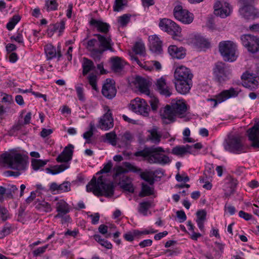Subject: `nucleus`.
<instances>
[{"mask_svg": "<svg viewBox=\"0 0 259 259\" xmlns=\"http://www.w3.org/2000/svg\"><path fill=\"white\" fill-rule=\"evenodd\" d=\"M240 91L237 88H231L229 90L223 91L216 96L215 99H211L210 100L214 102L213 107H215L218 103H221L229 98L237 97Z\"/></svg>", "mask_w": 259, "mask_h": 259, "instance_id": "13", "label": "nucleus"}, {"mask_svg": "<svg viewBox=\"0 0 259 259\" xmlns=\"http://www.w3.org/2000/svg\"><path fill=\"white\" fill-rule=\"evenodd\" d=\"M131 15L130 14H123L118 18V22L120 24V26L124 27L125 26L130 22Z\"/></svg>", "mask_w": 259, "mask_h": 259, "instance_id": "50", "label": "nucleus"}, {"mask_svg": "<svg viewBox=\"0 0 259 259\" xmlns=\"http://www.w3.org/2000/svg\"><path fill=\"white\" fill-rule=\"evenodd\" d=\"M88 79L92 89L96 91H98V88L97 85V75L94 73H91L88 76Z\"/></svg>", "mask_w": 259, "mask_h": 259, "instance_id": "49", "label": "nucleus"}, {"mask_svg": "<svg viewBox=\"0 0 259 259\" xmlns=\"http://www.w3.org/2000/svg\"><path fill=\"white\" fill-rule=\"evenodd\" d=\"M159 26L162 30L171 35L174 39L181 40V28L174 21L164 18L160 20Z\"/></svg>", "mask_w": 259, "mask_h": 259, "instance_id": "6", "label": "nucleus"}, {"mask_svg": "<svg viewBox=\"0 0 259 259\" xmlns=\"http://www.w3.org/2000/svg\"><path fill=\"white\" fill-rule=\"evenodd\" d=\"M114 171H115V174H114L115 177H117L123 174L126 173V172H125L126 170H125V168L123 166H116V167L114 168Z\"/></svg>", "mask_w": 259, "mask_h": 259, "instance_id": "63", "label": "nucleus"}, {"mask_svg": "<svg viewBox=\"0 0 259 259\" xmlns=\"http://www.w3.org/2000/svg\"><path fill=\"white\" fill-rule=\"evenodd\" d=\"M39 208L42 209V210L46 212H49L52 210L51 204L45 201H42L39 203Z\"/></svg>", "mask_w": 259, "mask_h": 259, "instance_id": "56", "label": "nucleus"}, {"mask_svg": "<svg viewBox=\"0 0 259 259\" xmlns=\"http://www.w3.org/2000/svg\"><path fill=\"white\" fill-rule=\"evenodd\" d=\"M192 146L186 145V146H177L172 149L171 153L177 156H183L188 152H190L189 150Z\"/></svg>", "mask_w": 259, "mask_h": 259, "instance_id": "35", "label": "nucleus"}, {"mask_svg": "<svg viewBox=\"0 0 259 259\" xmlns=\"http://www.w3.org/2000/svg\"><path fill=\"white\" fill-rule=\"evenodd\" d=\"M86 190L97 196L111 197L114 194V185L112 182L107 181L103 176L99 177L97 180L93 177L87 185Z\"/></svg>", "mask_w": 259, "mask_h": 259, "instance_id": "2", "label": "nucleus"}, {"mask_svg": "<svg viewBox=\"0 0 259 259\" xmlns=\"http://www.w3.org/2000/svg\"><path fill=\"white\" fill-rule=\"evenodd\" d=\"M45 7L47 11L57 10L58 4L56 0H45Z\"/></svg>", "mask_w": 259, "mask_h": 259, "instance_id": "48", "label": "nucleus"}, {"mask_svg": "<svg viewBox=\"0 0 259 259\" xmlns=\"http://www.w3.org/2000/svg\"><path fill=\"white\" fill-rule=\"evenodd\" d=\"M47 160L32 159L31 166L34 170H37L40 167L44 166L47 164Z\"/></svg>", "mask_w": 259, "mask_h": 259, "instance_id": "47", "label": "nucleus"}, {"mask_svg": "<svg viewBox=\"0 0 259 259\" xmlns=\"http://www.w3.org/2000/svg\"><path fill=\"white\" fill-rule=\"evenodd\" d=\"M152 206V201H143L139 203L138 211L140 213L143 214L144 216L147 215L148 210Z\"/></svg>", "mask_w": 259, "mask_h": 259, "instance_id": "38", "label": "nucleus"}, {"mask_svg": "<svg viewBox=\"0 0 259 259\" xmlns=\"http://www.w3.org/2000/svg\"><path fill=\"white\" fill-rule=\"evenodd\" d=\"M28 166V156L16 152H5L0 156V167L18 171L25 170Z\"/></svg>", "mask_w": 259, "mask_h": 259, "instance_id": "1", "label": "nucleus"}, {"mask_svg": "<svg viewBox=\"0 0 259 259\" xmlns=\"http://www.w3.org/2000/svg\"><path fill=\"white\" fill-rule=\"evenodd\" d=\"M133 139V137L132 134L129 132H125L118 139L119 146L120 147H127Z\"/></svg>", "mask_w": 259, "mask_h": 259, "instance_id": "34", "label": "nucleus"}, {"mask_svg": "<svg viewBox=\"0 0 259 259\" xmlns=\"http://www.w3.org/2000/svg\"><path fill=\"white\" fill-rule=\"evenodd\" d=\"M113 119L112 116V113L110 109H108L99 119L97 127L102 130L107 131L113 127Z\"/></svg>", "mask_w": 259, "mask_h": 259, "instance_id": "18", "label": "nucleus"}, {"mask_svg": "<svg viewBox=\"0 0 259 259\" xmlns=\"http://www.w3.org/2000/svg\"><path fill=\"white\" fill-rule=\"evenodd\" d=\"M171 106L177 117L183 118L185 117L187 110V105L183 100L173 99L171 102Z\"/></svg>", "mask_w": 259, "mask_h": 259, "instance_id": "17", "label": "nucleus"}, {"mask_svg": "<svg viewBox=\"0 0 259 259\" xmlns=\"http://www.w3.org/2000/svg\"><path fill=\"white\" fill-rule=\"evenodd\" d=\"M113 166V163L111 160L108 161L106 163L103 164V167L97 173L98 174H103L109 172Z\"/></svg>", "mask_w": 259, "mask_h": 259, "instance_id": "52", "label": "nucleus"}, {"mask_svg": "<svg viewBox=\"0 0 259 259\" xmlns=\"http://www.w3.org/2000/svg\"><path fill=\"white\" fill-rule=\"evenodd\" d=\"M121 187L123 189L129 192L133 193L134 192L133 185L131 182L125 183L124 181H122L121 182Z\"/></svg>", "mask_w": 259, "mask_h": 259, "instance_id": "59", "label": "nucleus"}, {"mask_svg": "<svg viewBox=\"0 0 259 259\" xmlns=\"http://www.w3.org/2000/svg\"><path fill=\"white\" fill-rule=\"evenodd\" d=\"M177 216L180 223L185 221L187 219L186 215L183 210H179L177 212Z\"/></svg>", "mask_w": 259, "mask_h": 259, "instance_id": "64", "label": "nucleus"}, {"mask_svg": "<svg viewBox=\"0 0 259 259\" xmlns=\"http://www.w3.org/2000/svg\"><path fill=\"white\" fill-rule=\"evenodd\" d=\"M10 38L12 40H15L19 44H24V38L22 31H18L16 35L12 36Z\"/></svg>", "mask_w": 259, "mask_h": 259, "instance_id": "55", "label": "nucleus"}, {"mask_svg": "<svg viewBox=\"0 0 259 259\" xmlns=\"http://www.w3.org/2000/svg\"><path fill=\"white\" fill-rule=\"evenodd\" d=\"M45 51L48 60H51L56 57L59 60L62 57L60 48L58 47L57 51L56 48L51 44H48L45 46Z\"/></svg>", "mask_w": 259, "mask_h": 259, "instance_id": "29", "label": "nucleus"}, {"mask_svg": "<svg viewBox=\"0 0 259 259\" xmlns=\"http://www.w3.org/2000/svg\"><path fill=\"white\" fill-rule=\"evenodd\" d=\"M175 84L177 91L181 94L185 95L189 92L192 85V80H175Z\"/></svg>", "mask_w": 259, "mask_h": 259, "instance_id": "26", "label": "nucleus"}, {"mask_svg": "<svg viewBox=\"0 0 259 259\" xmlns=\"http://www.w3.org/2000/svg\"><path fill=\"white\" fill-rule=\"evenodd\" d=\"M197 219L196 221L204 222L206 220V212L204 210L197 211L196 213Z\"/></svg>", "mask_w": 259, "mask_h": 259, "instance_id": "61", "label": "nucleus"}, {"mask_svg": "<svg viewBox=\"0 0 259 259\" xmlns=\"http://www.w3.org/2000/svg\"><path fill=\"white\" fill-rule=\"evenodd\" d=\"M107 141L113 146L116 145V135L113 132H110L105 134Z\"/></svg>", "mask_w": 259, "mask_h": 259, "instance_id": "53", "label": "nucleus"}, {"mask_svg": "<svg viewBox=\"0 0 259 259\" xmlns=\"http://www.w3.org/2000/svg\"><path fill=\"white\" fill-rule=\"evenodd\" d=\"M149 102L150 104L151 109L153 111H156L159 106V100L158 99L154 97H151Z\"/></svg>", "mask_w": 259, "mask_h": 259, "instance_id": "57", "label": "nucleus"}, {"mask_svg": "<svg viewBox=\"0 0 259 259\" xmlns=\"http://www.w3.org/2000/svg\"><path fill=\"white\" fill-rule=\"evenodd\" d=\"M174 112L175 111L171 105H167L164 108L163 111H161L160 116L164 120V122L168 124L175 121L177 116Z\"/></svg>", "mask_w": 259, "mask_h": 259, "instance_id": "23", "label": "nucleus"}, {"mask_svg": "<svg viewBox=\"0 0 259 259\" xmlns=\"http://www.w3.org/2000/svg\"><path fill=\"white\" fill-rule=\"evenodd\" d=\"M21 17L18 15H15L10 19L6 25L7 28L9 30H12L15 25L20 21Z\"/></svg>", "mask_w": 259, "mask_h": 259, "instance_id": "46", "label": "nucleus"}, {"mask_svg": "<svg viewBox=\"0 0 259 259\" xmlns=\"http://www.w3.org/2000/svg\"><path fill=\"white\" fill-rule=\"evenodd\" d=\"M140 176L143 180L148 182L150 185L154 184V180L150 172H141Z\"/></svg>", "mask_w": 259, "mask_h": 259, "instance_id": "51", "label": "nucleus"}, {"mask_svg": "<svg viewBox=\"0 0 259 259\" xmlns=\"http://www.w3.org/2000/svg\"><path fill=\"white\" fill-rule=\"evenodd\" d=\"M247 133L249 140L251 142V146L254 148H259V121L249 128Z\"/></svg>", "mask_w": 259, "mask_h": 259, "instance_id": "20", "label": "nucleus"}, {"mask_svg": "<svg viewBox=\"0 0 259 259\" xmlns=\"http://www.w3.org/2000/svg\"><path fill=\"white\" fill-rule=\"evenodd\" d=\"M127 6V0H115L113 9L114 12H120Z\"/></svg>", "mask_w": 259, "mask_h": 259, "instance_id": "42", "label": "nucleus"}, {"mask_svg": "<svg viewBox=\"0 0 259 259\" xmlns=\"http://www.w3.org/2000/svg\"><path fill=\"white\" fill-rule=\"evenodd\" d=\"M122 164L125 168V170H126L125 172H126V173L129 172L138 173L141 171L140 168L128 162H123Z\"/></svg>", "mask_w": 259, "mask_h": 259, "instance_id": "44", "label": "nucleus"}, {"mask_svg": "<svg viewBox=\"0 0 259 259\" xmlns=\"http://www.w3.org/2000/svg\"><path fill=\"white\" fill-rule=\"evenodd\" d=\"M56 208L58 213L55 215V218H63L70 211L69 205L62 199L57 201L56 204Z\"/></svg>", "mask_w": 259, "mask_h": 259, "instance_id": "25", "label": "nucleus"}, {"mask_svg": "<svg viewBox=\"0 0 259 259\" xmlns=\"http://www.w3.org/2000/svg\"><path fill=\"white\" fill-rule=\"evenodd\" d=\"M154 189L152 187L148 186L147 184H142V191L139 194L140 197H145L146 196H150L153 194Z\"/></svg>", "mask_w": 259, "mask_h": 259, "instance_id": "43", "label": "nucleus"}, {"mask_svg": "<svg viewBox=\"0 0 259 259\" xmlns=\"http://www.w3.org/2000/svg\"><path fill=\"white\" fill-rule=\"evenodd\" d=\"M134 83L141 93H144L147 95H150L149 82L146 79L141 76H137L135 78Z\"/></svg>", "mask_w": 259, "mask_h": 259, "instance_id": "27", "label": "nucleus"}, {"mask_svg": "<svg viewBox=\"0 0 259 259\" xmlns=\"http://www.w3.org/2000/svg\"><path fill=\"white\" fill-rule=\"evenodd\" d=\"M82 74L84 76L86 75L91 71L93 70L95 68L94 63L92 61L87 59L83 58L82 63Z\"/></svg>", "mask_w": 259, "mask_h": 259, "instance_id": "39", "label": "nucleus"}, {"mask_svg": "<svg viewBox=\"0 0 259 259\" xmlns=\"http://www.w3.org/2000/svg\"><path fill=\"white\" fill-rule=\"evenodd\" d=\"M75 88L78 100L82 102H84L85 96L83 84L81 83L77 84L75 85Z\"/></svg>", "mask_w": 259, "mask_h": 259, "instance_id": "41", "label": "nucleus"}, {"mask_svg": "<svg viewBox=\"0 0 259 259\" xmlns=\"http://www.w3.org/2000/svg\"><path fill=\"white\" fill-rule=\"evenodd\" d=\"M219 51L226 62H232L236 60L238 56L236 44L231 40H224L219 44Z\"/></svg>", "mask_w": 259, "mask_h": 259, "instance_id": "4", "label": "nucleus"}, {"mask_svg": "<svg viewBox=\"0 0 259 259\" xmlns=\"http://www.w3.org/2000/svg\"><path fill=\"white\" fill-rule=\"evenodd\" d=\"M110 60L112 69L115 72L120 71L124 66L125 62L120 57H112Z\"/></svg>", "mask_w": 259, "mask_h": 259, "instance_id": "33", "label": "nucleus"}, {"mask_svg": "<svg viewBox=\"0 0 259 259\" xmlns=\"http://www.w3.org/2000/svg\"><path fill=\"white\" fill-rule=\"evenodd\" d=\"M169 54L174 58L183 59L186 56L185 50L183 47L178 48L175 45H171L168 48Z\"/></svg>", "mask_w": 259, "mask_h": 259, "instance_id": "30", "label": "nucleus"}, {"mask_svg": "<svg viewBox=\"0 0 259 259\" xmlns=\"http://www.w3.org/2000/svg\"><path fill=\"white\" fill-rule=\"evenodd\" d=\"M214 14L222 18L230 16L232 10L230 4L225 0H216L213 5Z\"/></svg>", "mask_w": 259, "mask_h": 259, "instance_id": "10", "label": "nucleus"}, {"mask_svg": "<svg viewBox=\"0 0 259 259\" xmlns=\"http://www.w3.org/2000/svg\"><path fill=\"white\" fill-rule=\"evenodd\" d=\"M173 13L175 18L183 23L189 24L193 21V14L188 10L183 9L181 5L176 6L174 9Z\"/></svg>", "mask_w": 259, "mask_h": 259, "instance_id": "11", "label": "nucleus"}, {"mask_svg": "<svg viewBox=\"0 0 259 259\" xmlns=\"http://www.w3.org/2000/svg\"><path fill=\"white\" fill-rule=\"evenodd\" d=\"M131 110L144 117L149 115L150 108L145 100L140 98H136L131 101L130 103Z\"/></svg>", "mask_w": 259, "mask_h": 259, "instance_id": "9", "label": "nucleus"}, {"mask_svg": "<svg viewBox=\"0 0 259 259\" xmlns=\"http://www.w3.org/2000/svg\"><path fill=\"white\" fill-rule=\"evenodd\" d=\"M240 15L247 20H253L259 17L257 10L251 5H245L239 10Z\"/></svg>", "mask_w": 259, "mask_h": 259, "instance_id": "19", "label": "nucleus"}, {"mask_svg": "<svg viewBox=\"0 0 259 259\" xmlns=\"http://www.w3.org/2000/svg\"><path fill=\"white\" fill-rule=\"evenodd\" d=\"M149 49L151 51L156 54H160L162 51V41L156 35L149 37Z\"/></svg>", "mask_w": 259, "mask_h": 259, "instance_id": "24", "label": "nucleus"}, {"mask_svg": "<svg viewBox=\"0 0 259 259\" xmlns=\"http://www.w3.org/2000/svg\"><path fill=\"white\" fill-rule=\"evenodd\" d=\"M117 90L114 80L107 78L103 84L102 94L104 97L108 99H112L115 97Z\"/></svg>", "mask_w": 259, "mask_h": 259, "instance_id": "15", "label": "nucleus"}, {"mask_svg": "<svg viewBox=\"0 0 259 259\" xmlns=\"http://www.w3.org/2000/svg\"><path fill=\"white\" fill-rule=\"evenodd\" d=\"M49 245H46L44 246L40 247L36 249L33 251V255L34 256H37L44 253L46 249L48 248Z\"/></svg>", "mask_w": 259, "mask_h": 259, "instance_id": "60", "label": "nucleus"}, {"mask_svg": "<svg viewBox=\"0 0 259 259\" xmlns=\"http://www.w3.org/2000/svg\"><path fill=\"white\" fill-rule=\"evenodd\" d=\"M94 36L97 37L102 53L105 51L112 50L113 43L109 34H95Z\"/></svg>", "mask_w": 259, "mask_h": 259, "instance_id": "21", "label": "nucleus"}, {"mask_svg": "<svg viewBox=\"0 0 259 259\" xmlns=\"http://www.w3.org/2000/svg\"><path fill=\"white\" fill-rule=\"evenodd\" d=\"M243 75L242 77L244 78V80L243 82V85L244 87L248 88L251 90L256 89L258 86V82L254 77H252L251 75Z\"/></svg>", "mask_w": 259, "mask_h": 259, "instance_id": "32", "label": "nucleus"}, {"mask_svg": "<svg viewBox=\"0 0 259 259\" xmlns=\"http://www.w3.org/2000/svg\"><path fill=\"white\" fill-rule=\"evenodd\" d=\"M73 148L74 146L71 144H69L66 146L56 158L57 162H64L65 163L56 165L53 169L48 168H47L48 172L52 175H56L69 168V164L68 163V162L72 159Z\"/></svg>", "mask_w": 259, "mask_h": 259, "instance_id": "3", "label": "nucleus"}, {"mask_svg": "<svg viewBox=\"0 0 259 259\" xmlns=\"http://www.w3.org/2000/svg\"><path fill=\"white\" fill-rule=\"evenodd\" d=\"M213 74L218 81L223 83L230 78L231 69L228 65L222 62H218L213 68Z\"/></svg>", "mask_w": 259, "mask_h": 259, "instance_id": "7", "label": "nucleus"}, {"mask_svg": "<svg viewBox=\"0 0 259 259\" xmlns=\"http://www.w3.org/2000/svg\"><path fill=\"white\" fill-rule=\"evenodd\" d=\"M193 77L190 69L184 66L181 65L177 67L174 72L175 80L185 81L192 80Z\"/></svg>", "mask_w": 259, "mask_h": 259, "instance_id": "16", "label": "nucleus"}, {"mask_svg": "<svg viewBox=\"0 0 259 259\" xmlns=\"http://www.w3.org/2000/svg\"><path fill=\"white\" fill-rule=\"evenodd\" d=\"M130 56L131 60L135 61L141 67L145 70L151 71L153 69V66L150 63V61L142 63L133 53H130Z\"/></svg>", "mask_w": 259, "mask_h": 259, "instance_id": "36", "label": "nucleus"}, {"mask_svg": "<svg viewBox=\"0 0 259 259\" xmlns=\"http://www.w3.org/2000/svg\"><path fill=\"white\" fill-rule=\"evenodd\" d=\"M133 51L136 55L144 56L146 50L144 42L141 40L136 42L133 46Z\"/></svg>", "mask_w": 259, "mask_h": 259, "instance_id": "37", "label": "nucleus"}, {"mask_svg": "<svg viewBox=\"0 0 259 259\" xmlns=\"http://www.w3.org/2000/svg\"><path fill=\"white\" fill-rule=\"evenodd\" d=\"M152 148L153 147L145 148L142 150L138 151L135 152L134 155L137 157L142 156L143 157H148V158H149L151 155V153L153 151H152Z\"/></svg>", "mask_w": 259, "mask_h": 259, "instance_id": "45", "label": "nucleus"}, {"mask_svg": "<svg viewBox=\"0 0 259 259\" xmlns=\"http://www.w3.org/2000/svg\"><path fill=\"white\" fill-rule=\"evenodd\" d=\"M89 23L90 25L97 28L98 31L104 34H108L110 28V25L108 23L94 18H92Z\"/></svg>", "mask_w": 259, "mask_h": 259, "instance_id": "28", "label": "nucleus"}, {"mask_svg": "<svg viewBox=\"0 0 259 259\" xmlns=\"http://www.w3.org/2000/svg\"><path fill=\"white\" fill-rule=\"evenodd\" d=\"M152 151H153L148 161L150 163H158L161 165H165L168 163L170 160L169 157L163 154L164 152L163 148L160 147H153Z\"/></svg>", "mask_w": 259, "mask_h": 259, "instance_id": "8", "label": "nucleus"}, {"mask_svg": "<svg viewBox=\"0 0 259 259\" xmlns=\"http://www.w3.org/2000/svg\"><path fill=\"white\" fill-rule=\"evenodd\" d=\"M157 126H154L152 128L148 131L149 135L147 136V140L155 144H158L160 141L162 135L158 131Z\"/></svg>", "mask_w": 259, "mask_h": 259, "instance_id": "31", "label": "nucleus"}, {"mask_svg": "<svg viewBox=\"0 0 259 259\" xmlns=\"http://www.w3.org/2000/svg\"><path fill=\"white\" fill-rule=\"evenodd\" d=\"M59 193L66 192L70 191L71 185L69 182H64L59 185Z\"/></svg>", "mask_w": 259, "mask_h": 259, "instance_id": "58", "label": "nucleus"}, {"mask_svg": "<svg viewBox=\"0 0 259 259\" xmlns=\"http://www.w3.org/2000/svg\"><path fill=\"white\" fill-rule=\"evenodd\" d=\"M155 85L157 90L161 95L168 97L172 94L171 89L167 84L164 77L157 79Z\"/></svg>", "mask_w": 259, "mask_h": 259, "instance_id": "22", "label": "nucleus"}, {"mask_svg": "<svg viewBox=\"0 0 259 259\" xmlns=\"http://www.w3.org/2000/svg\"><path fill=\"white\" fill-rule=\"evenodd\" d=\"M86 49L90 52L91 56L95 61H99L102 55L98 39L92 38L89 40L85 45Z\"/></svg>", "mask_w": 259, "mask_h": 259, "instance_id": "14", "label": "nucleus"}, {"mask_svg": "<svg viewBox=\"0 0 259 259\" xmlns=\"http://www.w3.org/2000/svg\"><path fill=\"white\" fill-rule=\"evenodd\" d=\"M224 147L226 151L234 154H238L246 152L242 138L239 136H229L224 144Z\"/></svg>", "mask_w": 259, "mask_h": 259, "instance_id": "5", "label": "nucleus"}, {"mask_svg": "<svg viewBox=\"0 0 259 259\" xmlns=\"http://www.w3.org/2000/svg\"><path fill=\"white\" fill-rule=\"evenodd\" d=\"M54 26L56 27V30L59 32V35H60L61 32L65 29V21L62 20L60 22H57L55 24H54Z\"/></svg>", "mask_w": 259, "mask_h": 259, "instance_id": "62", "label": "nucleus"}, {"mask_svg": "<svg viewBox=\"0 0 259 259\" xmlns=\"http://www.w3.org/2000/svg\"><path fill=\"white\" fill-rule=\"evenodd\" d=\"M195 43L198 47L203 50L210 47V42L209 40L201 36L196 37Z\"/></svg>", "mask_w": 259, "mask_h": 259, "instance_id": "40", "label": "nucleus"}, {"mask_svg": "<svg viewBox=\"0 0 259 259\" xmlns=\"http://www.w3.org/2000/svg\"><path fill=\"white\" fill-rule=\"evenodd\" d=\"M214 173V171L212 165L208 164L205 167L204 175L205 176L206 179L209 180L210 178H212Z\"/></svg>", "mask_w": 259, "mask_h": 259, "instance_id": "54", "label": "nucleus"}, {"mask_svg": "<svg viewBox=\"0 0 259 259\" xmlns=\"http://www.w3.org/2000/svg\"><path fill=\"white\" fill-rule=\"evenodd\" d=\"M242 44L247 50L252 53L256 52L259 49V40L251 34H244L241 36Z\"/></svg>", "mask_w": 259, "mask_h": 259, "instance_id": "12", "label": "nucleus"}]
</instances>
